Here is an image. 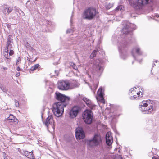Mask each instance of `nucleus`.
Listing matches in <instances>:
<instances>
[{"label":"nucleus","instance_id":"nucleus-47","mask_svg":"<svg viewBox=\"0 0 159 159\" xmlns=\"http://www.w3.org/2000/svg\"><path fill=\"white\" fill-rule=\"evenodd\" d=\"M156 63H157V61H156Z\"/></svg>","mask_w":159,"mask_h":159},{"label":"nucleus","instance_id":"nucleus-16","mask_svg":"<svg viewBox=\"0 0 159 159\" xmlns=\"http://www.w3.org/2000/svg\"><path fill=\"white\" fill-rule=\"evenodd\" d=\"M98 95L100 98V101L101 102L104 103L105 102V100L103 98V93L102 89V88H100L99 89L97 92Z\"/></svg>","mask_w":159,"mask_h":159},{"label":"nucleus","instance_id":"nucleus-44","mask_svg":"<svg viewBox=\"0 0 159 159\" xmlns=\"http://www.w3.org/2000/svg\"><path fill=\"white\" fill-rule=\"evenodd\" d=\"M27 45H28V46H29V44L28 43H27Z\"/></svg>","mask_w":159,"mask_h":159},{"label":"nucleus","instance_id":"nucleus-17","mask_svg":"<svg viewBox=\"0 0 159 159\" xmlns=\"http://www.w3.org/2000/svg\"><path fill=\"white\" fill-rule=\"evenodd\" d=\"M24 155L28 158L30 159H34V156L33 154V151L32 150L31 152H29L27 151L24 152Z\"/></svg>","mask_w":159,"mask_h":159},{"label":"nucleus","instance_id":"nucleus-8","mask_svg":"<svg viewBox=\"0 0 159 159\" xmlns=\"http://www.w3.org/2000/svg\"><path fill=\"white\" fill-rule=\"evenodd\" d=\"M80 110V108L78 106H75L73 107L70 110L69 115L70 117L74 118L77 115Z\"/></svg>","mask_w":159,"mask_h":159},{"label":"nucleus","instance_id":"nucleus-24","mask_svg":"<svg viewBox=\"0 0 159 159\" xmlns=\"http://www.w3.org/2000/svg\"><path fill=\"white\" fill-rule=\"evenodd\" d=\"M140 92H138L137 93V95H134L133 98H131V99H133L134 98L136 99L137 98V99L139 98L141 96H140Z\"/></svg>","mask_w":159,"mask_h":159},{"label":"nucleus","instance_id":"nucleus-39","mask_svg":"<svg viewBox=\"0 0 159 159\" xmlns=\"http://www.w3.org/2000/svg\"><path fill=\"white\" fill-rule=\"evenodd\" d=\"M17 71H19L21 70V69L20 67H18L17 68Z\"/></svg>","mask_w":159,"mask_h":159},{"label":"nucleus","instance_id":"nucleus-11","mask_svg":"<svg viewBox=\"0 0 159 159\" xmlns=\"http://www.w3.org/2000/svg\"><path fill=\"white\" fill-rule=\"evenodd\" d=\"M6 119L8 122L12 123L11 125H16L18 122L17 119L12 114H10Z\"/></svg>","mask_w":159,"mask_h":159},{"label":"nucleus","instance_id":"nucleus-33","mask_svg":"<svg viewBox=\"0 0 159 159\" xmlns=\"http://www.w3.org/2000/svg\"><path fill=\"white\" fill-rule=\"evenodd\" d=\"M33 66L36 69L38 68V69H39V68L40 67V66L39 65V64H36Z\"/></svg>","mask_w":159,"mask_h":159},{"label":"nucleus","instance_id":"nucleus-7","mask_svg":"<svg viewBox=\"0 0 159 159\" xmlns=\"http://www.w3.org/2000/svg\"><path fill=\"white\" fill-rule=\"evenodd\" d=\"M75 136L77 139H83L85 137V134L83 128L81 127L76 128L75 130Z\"/></svg>","mask_w":159,"mask_h":159},{"label":"nucleus","instance_id":"nucleus-22","mask_svg":"<svg viewBox=\"0 0 159 159\" xmlns=\"http://www.w3.org/2000/svg\"><path fill=\"white\" fill-rule=\"evenodd\" d=\"M106 143L107 144L110 146L111 145L113 142L112 137H107L106 138Z\"/></svg>","mask_w":159,"mask_h":159},{"label":"nucleus","instance_id":"nucleus-29","mask_svg":"<svg viewBox=\"0 0 159 159\" xmlns=\"http://www.w3.org/2000/svg\"><path fill=\"white\" fill-rule=\"evenodd\" d=\"M11 58H5L4 59L5 61L8 64H9L10 62H11Z\"/></svg>","mask_w":159,"mask_h":159},{"label":"nucleus","instance_id":"nucleus-30","mask_svg":"<svg viewBox=\"0 0 159 159\" xmlns=\"http://www.w3.org/2000/svg\"><path fill=\"white\" fill-rule=\"evenodd\" d=\"M11 48H10V49H9V50H10L9 54L10 56H12L14 53V51L11 49Z\"/></svg>","mask_w":159,"mask_h":159},{"label":"nucleus","instance_id":"nucleus-43","mask_svg":"<svg viewBox=\"0 0 159 159\" xmlns=\"http://www.w3.org/2000/svg\"><path fill=\"white\" fill-rule=\"evenodd\" d=\"M36 59H35L34 60V61H33V62H34L35 61Z\"/></svg>","mask_w":159,"mask_h":159},{"label":"nucleus","instance_id":"nucleus-38","mask_svg":"<svg viewBox=\"0 0 159 159\" xmlns=\"http://www.w3.org/2000/svg\"><path fill=\"white\" fill-rule=\"evenodd\" d=\"M46 24L49 25H50L51 24V22L48 21H45Z\"/></svg>","mask_w":159,"mask_h":159},{"label":"nucleus","instance_id":"nucleus-20","mask_svg":"<svg viewBox=\"0 0 159 159\" xmlns=\"http://www.w3.org/2000/svg\"><path fill=\"white\" fill-rule=\"evenodd\" d=\"M101 50V48L98 47L96 48V50H94L90 56V57L91 58H93L94 57L96 56V54L97 52L100 53V51Z\"/></svg>","mask_w":159,"mask_h":159},{"label":"nucleus","instance_id":"nucleus-2","mask_svg":"<svg viewBox=\"0 0 159 159\" xmlns=\"http://www.w3.org/2000/svg\"><path fill=\"white\" fill-rule=\"evenodd\" d=\"M97 13L95 8L89 7L84 11L82 17L83 19L91 20L95 18Z\"/></svg>","mask_w":159,"mask_h":159},{"label":"nucleus","instance_id":"nucleus-45","mask_svg":"<svg viewBox=\"0 0 159 159\" xmlns=\"http://www.w3.org/2000/svg\"><path fill=\"white\" fill-rule=\"evenodd\" d=\"M154 66H155V64H153V66H153V67L154 66Z\"/></svg>","mask_w":159,"mask_h":159},{"label":"nucleus","instance_id":"nucleus-37","mask_svg":"<svg viewBox=\"0 0 159 159\" xmlns=\"http://www.w3.org/2000/svg\"><path fill=\"white\" fill-rule=\"evenodd\" d=\"M21 61V59L20 57H19L18 59L17 60V61H16V64H17V63L18 62H19Z\"/></svg>","mask_w":159,"mask_h":159},{"label":"nucleus","instance_id":"nucleus-10","mask_svg":"<svg viewBox=\"0 0 159 159\" xmlns=\"http://www.w3.org/2000/svg\"><path fill=\"white\" fill-rule=\"evenodd\" d=\"M93 68L94 70L100 73H102L103 70V68L100 66L98 60L94 62Z\"/></svg>","mask_w":159,"mask_h":159},{"label":"nucleus","instance_id":"nucleus-14","mask_svg":"<svg viewBox=\"0 0 159 159\" xmlns=\"http://www.w3.org/2000/svg\"><path fill=\"white\" fill-rule=\"evenodd\" d=\"M128 44L125 41H123L122 43H120L118 45V48L119 49V52H121L122 54H123V52L124 50V48L127 47Z\"/></svg>","mask_w":159,"mask_h":159},{"label":"nucleus","instance_id":"nucleus-12","mask_svg":"<svg viewBox=\"0 0 159 159\" xmlns=\"http://www.w3.org/2000/svg\"><path fill=\"white\" fill-rule=\"evenodd\" d=\"M53 116L52 115H50L46 118L45 121L43 122V123L45 125L48 126L49 125H52L53 123Z\"/></svg>","mask_w":159,"mask_h":159},{"label":"nucleus","instance_id":"nucleus-19","mask_svg":"<svg viewBox=\"0 0 159 159\" xmlns=\"http://www.w3.org/2000/svg\"><path fill=\"white\" fill-rule=\"evenodd\" d=\"M13 9V7H4L3 11L5 14L8 15L12 11Z\"/></svg>","mask_w":159,"mask_h":159},{"label":"nucleus","instance_id":"nucleus-26","mask_svg":"<svg viewBox=\"0 0 159 159\" xmlns=\"http://www.w3.org/2000/svg\"><path fill=\"white\" fill-rule=\"evenodd\" d=\"M123 6L122 5H119L116 7V10L117 11H118L120 10L121 11L123 10Z\"/></svg>","mask_w":159,"mask_h":159},{"label":"nucleus","instance_id":"nucleus-9","mask_svg":"<svg viewBox=\"0 0 159 159\" xmlns=\"http://www.w3.org/2000/svg\"><path fill=\"white\" fill-rule=\"evenodd\" d=\"M77 97L78 98L79 97L80 98H82L83 100L85 102L87 106L91 110L93 109L95 107V105L92 103L90 100L86 98L83 97L82 95L79 94Z\"/></svg>","mask_w":159,"mask_h":159},{"label":"nucleus","instance_id":"nucleus-4","mask_svg":"<svg viewBox=\"0 0 159 159\" xmlns=\"http://www.w3.org/2000/svg\"><path fill=\"white\" fill-rule=\"evenodd\" d=\"M101 138L100 136L95 134L91 139H88L86 143L90 147H94L99 144L101 142Z\"/></svg>","mask_w":159,"mask_h":159},{"label":"nucleus","instance_id":"nucleus-46","mask_svg":"<svg viewBox=\"0 0 159 159\" xmlns=\"http://www.w3.org/2000/svg\"><path fill=\"white\" fill-rule=\"evenodd\" d=\"M29 61H30V59L29 60Z\"/></svg>","mask_w":159,"mask_h":159},{"label":"nucleus","instance_id":"nucleus-15","mask_svg":"<svg viewBox=\"0 0 159 159\" xmlns=\"http://www.w3.org/2000/svg\"><path fill=\"white\" fill-rule=\"evenodd\" d=\"M135 52L138 55H142V52L140 51V49L138 48H134L133 49L131 53L134 59H135L136 57L134 54V53Z\"/></svg>","mask_w":159,"mask_h":159},{"label":"nucleus","instance_id":"nucleus-3","mask_svg":"<svg viewBox=\"0 0 159 159\" xmlns=\"http://www.w3.org/2000/svg\"><path fill=\"white\" fill-rule=\"evenodd\" d=\"M152 0H129L130 5L136 9L142 8V6L148 4Z\"/></svg>","mask_w":159,"mask_h":159},{"label":"nucleus","instance_id":"nucleus-5","mask_svg":"<svg viewBox=\"0 0 159 159\" xmlns=\"http://www.w3.org/2000/svg\"><path fill=\"white\" fill-rule=\"evenodd\" d=\"M82 117L84 122L87 124H90L92 122L93 115L92 111L86 110L82 114Z\"/></svg>","mask_w":159,"mask_h":159},{"label":"nucleus","instance_id":"nucleus-25","mask_svg":"<svg viewBox=\"0 0 159 159\" xmlns=\"http://www.w3.org/2000/svg\"><path fill=\"white\" fill-rule=\"evenodd\" d=\"M113 6V5L112 4L109 3L107 4L105 6V7L106 9L107 10L111 8Z\"/></svg>","mask_w":159,"mask_h":159},{"label":"nucleus","instance_id":"nucleus-35","mask_svg":"<svg viewBox=\"0 0 159 159\" xmlns=\"http://www.w3.org/2000/svg\"><path fill=\"white\" fill-rule=\"evenodd\" d=\"M72 32V30L71 29H68L66 31L67 33H70Z\"/></svg>","mask_w":159,"mask_h":159},{"label":"nucleus","instance_id":"nucleus-21","mask_svg":"<svg viewBox=\"0 0 159 159\" xmlns=\"http://www.w3.org/2000/svg\"><path fill=\"white\" fill-rule=\"evenodd\" d=\"M150 105L148 108H144L143 110V112H145V114H149L152 111L153 108L152 103H151V104L150 103Z\"/></svg>","mask_w":159,"mask_h":159},{"label":"nucleus","instance_id":"nucleus-31","mask_svg":"<svg viewBox=\"0 0 159 159\" xmlns=\"http://www.w3.org/2000/svg\"><path fill=\"white\" fill-rule=\"evenodd\" d=\"M109 137H112V136L111 135V133L110 132H108L107 133V134H106V138H107V137L108 138Z\"/></svg>","mask_w":159,"mask_h":159},{"label":"nucleus","instance_id":"nucleus-32","mask_svg":"<svg viewBox=\"0 0 159 159\" xmlns=\"http://www.w3.org/2000/svg\"><path fill=\"white\" fill-rule=\"evenodd\" d=\"M14 101L15 102V106L17 107H18L19 105L18 101L16 100H15Z\"/></svg>","mask_w":159,"mask_h":159},{"label":"nucleus","instance_id":"nucleus-40","mask_svg":"<svg viewBox=\"0 0 159 159\" xmlns=\"http://www.w3.org/2000/svg\"><path fill=\"white\" fill-rule=\"evenodd\" d=\"M55 72L56 73V74L57 75H58V72L57 70H55Z\"/></svg>","mask_w":159,"mask_h":159},{"label":"nucleus","instance_id":"nucleus-28","mask_svg":"<svg viewBox=\"0 0 159 159\" xmlns=\"http://www.w3.org/2000/svg\"><path fill=\"white\" fill-rule=\"evenodd\" d=\"M0 88L1 89V90L4 92H6L7 90L5 87L2 86L1 84L0 85Z\"/></svg>","mask_w":159,"mask_h":159},{"label":"nucleus","instance_id":"nucleus-42","mask_svg":"<svg viewBox=\"0 0 159 159\" xmlns=\"http://www.w3.org/2000/svg\"><path fill=\"white\" fill-rule=\"evenodd\" d=\"M3 69L4 70H7V67H4Z\"/></svg>","mask_w":159,"mask_h":159},{"label":"nucleus","instance_id":"nucleus-6","mask_svg":"<svg viewBox=\"0 0 159 159\" xmlns=\"http://www.w3.org/2000/svg\"><path fill=\"white\" fill-rule=\"evenodd\" d=\"M57 87L60 90H66L70 88V83L67 80L59 81L57 83Z\"/></svg>","mask_w":159,"mask_h":159},{"label":"nucleus","instance_id":"nucleus-27","mask_svg":"<svg viewBox=\"0 0 159 159\" xmlns=\"http://www.w3.org/2000/svg\"><path fill=\"white\" fill-rule=\"evenodd\" d=\"M140 106H141V107H145L147 106L148 104L147 103H146V102L143 101L141 103L140 105Z\"/></svg>","mask_w":159,"mask_h":159},{"label":"nucleus","instance_id":"nucleus-18","mask_svg":"<svg viewBox=\"0 0 159 159\" xmlns=\"http://www.w3.org/2000/svg\"><path fill=\"white\" fill-rule=\"evenodd\" d=\"M130 26L128 25H125L122 29V32L123 34H127L130 31Z\"/></svg>","mask_w":159,"mask_h":159},{"label":"nucleus","instance_id":"nucleus-34","mask_svg":"<svg viewBox=\"0 0 159 159\" xmlns=\"http://www.w3.org/2000/svg\"><path fill=\"white\" fill-rule=\"evenodd\" d=\"M72 67H73V68L76 70L78 69V68H77V67L75 65V64H73V65L72 66Z\"/></svg>","mask_w":159,"mask_h":159},{"label":"nucleus","instance_id":"nucleus-23","mask_svg":"<svg viewBox=\"0 0 159 159\" xmlns=\"http://www.w3.org/2000/svg\"><path fill=\"white\" fill-rule=\"evenodd\" d=\"M4 57L5 58H11L10 55L9 54V49L7 48L6 51L3 52Z\"/></svg>","mask_w":159,"mask_h":159},{"label":"nucleus","instance_id":"nucleus-13","mask_svg":"<svg viewBox=\"0 0 159 159\" xmlns=\"http://www.w3.org/2000/svg\"><path fill=\"white\" fill-rule=\"evenodd\" d=\"M13 41V37L12 35H9L7 39V45L6 48L8 49H10V48H12V44Z\"/></svg>","mask_w":159,"mask_h":159},{"label":"nucleus","instance_id":"nucleus-41","mask_svg":"<svg viewBox=\"0 0 159 159\" xmlns=\"http://www.w3.org/2000/svg\"><path fill=\"white\" fill-rule=\"evenodd\" d=\"M152 159H159V158H155L154 157H152Z\"/></svg>","mask_w":159,"mask_h":159},{"label":"nucleus","instance_id":"nucleus-36","mask_svg":"<svg viewBox=\"0 0 159 159\" xmlns=\"http://www.w3.org/2000/svg\"><path fill=\"white\" fill-rule=\"evenodd\" d=\"M36 70V69L33 66H32L30 69V70L31 71H33Z\"/></svg>","mask_w":159,"mask_h":159},{"label":"nucleus","instance_id":"nucleus-1","mask_svg":"<svg viewBox=\"0 0 159 159\" xmlns=\"http://www.w3.org/2000/svg\"><path fill=\"white\" fill-rule=\"evenodd\" d=\"M55 94L56 99L59 102L54 104L52 111L54 115L59 117L64 112V108L68 105L70 98L59 92H56Z\"/></svg>","mask_w":159,"mask_h":159}]
</instances>
